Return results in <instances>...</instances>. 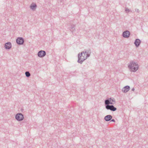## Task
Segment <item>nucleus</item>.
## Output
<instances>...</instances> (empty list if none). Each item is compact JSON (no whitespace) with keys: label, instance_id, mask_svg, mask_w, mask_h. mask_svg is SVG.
<instances>
[{"label":"nucleus","instance_id":"5","mask_svg":"<svg viewBox=\"0 0 148 148\" xmlns=\"http://www.w3.org/2000/svg\"><path fill=\"white\" fill-rule=\"evenodd\" d=\"M105 108L107 110H110L111 111H114L116 110L117 108L113 105H105Z\"/></svg>","mask_w":148,"mask_h":148},{"label":"nucleus","instance_id":"4","mask_svg":"<svg viewBox=\"0 0 148 148\" xmlns=\"http://www.w3.org/2000/svg\"><path fill=\"white\" fill-rule=\"evenodd\" d=\"M15 118L18 121H22L24 119L23 115L21 113H18L16 114Z\"/></svg>","mask_w":148,"mask_h":148},{"label":"nucleus","instance_id":"1","mask_svg":"<svg viewBox=\"0 0 148 148\" xmlns=\"http://www.w3.org/2000/svg\"><path fill=\"white\" fill-rule=\"evenodd\" d=\"M128 67L131 71L135 72L138 70V66L137 63L132 61L130 62V64L128 65Z\"/></svg>","mask_w":148,"mask_h":148},{"label":"nucleus","instance_id":"10","mask_svg":"<svg viewBox=\"0 0 148 148\" xmlns=\"http://www.w3.org/2000/svg\"><path fill=\"white\" fill-rule=\"evenodd\" d=\"M130 87L129 86H126L124 87L122 89V91L124 93L127 92L130 89Z\"/></svg>","mask_w":148,"mask_h":148},{"label":"nucleus","instance_id":"20","mask_svg":"<svg viewBox=\"0 0 148 148\" xmlns=\"http://www.w3.org/2000/svg\"><path fill=\"white\" fill-rule=\"evenodd\" d=\"M135 11L136 12H139V10L137 8H136L135 9Z\"/></svg>","mask_w":148,"mask_h":148},{"label":"nucleus","instance_id":"13","mask_svg":"<svg viewBox=\"0 0 148 148\" xmlns=\"http://www.w3.org/2000/svg\"><path fill=\"white\" fill-rule=\"evenodd\" d=\"M37 5L36 3H33L30 6V8L33 10H35Z\"/></svg>","mask_w":148,"mask_h":148},{"label":"nucleus","instance_id":"21","mask_svg":"<svg viewBox=\"0 0 148 148\" xmlns=\"http://www.w3.org/2000/svg\"><path fill=\"white\" fill-rule=\"evenodd\" d=\"M111 121L113 122H115V120L114 119H111Z\"/></svg>","mask_w":148,"mask_h":148},{"label":"nucleus","instance_id":"6","mask_svg":"<svg viewBox=\"0 0 148 148\" xmlns=\"http://www.w3.org/2000/svg\"><path fill=\"white\" fill-rule=\"evenodd\" d=\"M16 42L19 45H22L24 43V40L22 37H18L16 39Z\"/></svg>","mask_w":148,"mask_h":148},{"label":"nucleus","instance_id":"8","mask_svg":"<svg viewBox=\"0 0 148 148\" xmlns=\"http://www.w3.org/2000/svg\"><path fill=\"white\" fill-rule=\"evenodd\" d=\"M130 35V32L128 30L124 32L122 34V36L124 38H128Z\"/></svg>","mask_w":148,"mask_h":148},{"label":"nucleus","instance_id":"15","mask_svg":"<svg viewBox=\"0 0 148 148\" xmlns=\"http://www.w3.org/2000/svg\"><path fill=\"white\" fill-rule=\"evenodd\" d=\"M25 75L26 77H29L30 76V74L29 71H27L25 72Z\"/></svg>","mask_w":148,"mask_h":148},{"label":"nucleus","instance_id":"9","mask_svg":"<svg viewBox=\"0 0 148 148\" xmlns=\"http://www.w3.org/2000/svg\"><path fill=\"white\" fill-rule=\"evenodd\" d=\"M4 47L5 48L7 49H9L12 47L11 43L10 42H8L5 43V44Z\"/></svg>","mask_w":148,"mask_h":148},{"label":"nucleus","instance_id":"22","mask_svg":"<svg viewBox=\"0 0 148 148\" xmlns=\"http://www.w3.org/2000/svg\"><path fill=\"white\" fill-rule=\"evenodd\" d=\"M135 89H134V88H133L132 89V91H134V90Z\"/></svg>","mask_w":148,"mask_h":148},{"label":"nucleus","instance_id":"16","mask_svg":"<svg viewBox=\"0 0 148 148\" xmlns=\"http://www.w3.org/2000/svg\"><path fill=\"white\" fill-rule=\"evenodd\" d=\"M125 11L126 13H128L130 12V10L127 8H125Z\"/></svg>","mask_w":148,"mask_h":148},{"label":"nucleus","instance_id":"14","mask_svg":"<svg viewBox=\"0 0 148 148\" xmlns=\"http://www.w3.org/2000/svg\"><path fill=\"white\" fill-rule=\"evenodd\" d=\"M70 30L72 32V33H73V32L75 30V26L74 25H71Z\"/></svg>","mask_w":148,"mask_h":148},{"label":"nucleus","instance_id":"19","mask_svg":"<svg viewBox=\"0 0 148 148\" xmlns=\"http://www.w3.org/2000/svg\"><path fill=\"white\" fill-rule=\"evenodd\" d=\"M87 54H90L91 52V51L90 49H89L88 50H87Z\"/></svg>","mask_w":148,"mask_h":148},{"label":"nucleus","instance_id":"17","mask_svg":"<svg viewBox=\"0 0 148 148\" xmlns=\"http://www.w3.org/2000/svg\"><path fill=\"white\" fill-rule=\"evenodd\" d=\"M81 53H82V54H83V53H84V54H87V50H85V51H83Z\"/></svg>","mask_w":148,"mask_h":148},{"label":"nucleus","instance_id":"12","mask_svg":"<svg viewBox=\"0 0 148 148\" xmlns=\"http://www.w3.org/2000/svg\"><path fill=\"white\" fill-rule=\"evenodd\" d=\"M112 118V116L110 115H108L105 116L104 119L106 121H110Z\"/></svg>","mask_w":148,"mask_h":148},{"label":"nucleus","instance_id":"3","mask_svg":"<svg viewBox=\"0 0 148 148\" xmlns=\"http://www.w3.org/2000/svg\"><path fill=\"white\" fill-rule=\"evenodd\" d=\"M78 58L77 62L81 64H82L83 61L86 60L85 58H84V56H82V53H79L78 54Z\"/></svg>","mask_w":148,"mask_h":148},{"label":"nucleus","instance_id":"2","mask_svg":"<svg viewBox=\"0 0 148 148\" xmlns=\"http://www.w3.org/2000/svg\"><path fill=\"white\" fill-rule=\"evenodd\" d=\"M115 100L114 98L112 99V98L110 97L106 99L105 100L104 103L105 105L108 104L109 105L110 104L113 105L115 103Z\"/></svg>","mask_w":148,"mask_h":148},{"label":"nucleus","instance_id":"7","mask_svg":"<svg viewBox=\"0 0 148 148\" xmlns=\"http://www.w3.org/2000/svg\"><path fill=\"white\" fill-rule=\"evenodd\" d=\"M46 55V52L45 51L40 50L38 51V56L40 58H43Z\"/></svg>","mask_w":148,"mask_h":148},{"label":"nucleus","instance_id":"18","mask_svg":"<svg viewBox=\"0 0 148 148\" xmlns=\"http://www.w3.org/2000/svg\"><path fill=\"white\" fill-rule=\"evenodd\" d=\"M90 56V54H87L86 55L85 59H86L87 58L89 57Z\"/></svg>","mask_w":148,"mask_h":148},{"label":"nucleus","instance_id":"11","mask_svg":"<svg viewBox=\"0 0 148 148\" xmlns=\"http://www.w3.org/2000/svg\"><path fill=\"white\" fill-rule=\"evenodd\" d=\"M141 41L139 39H136L135 40L134 44L136 47H138L140 45Z\"/></svg>","mask_w":148,"mask_h":148}]
</instances>
